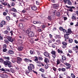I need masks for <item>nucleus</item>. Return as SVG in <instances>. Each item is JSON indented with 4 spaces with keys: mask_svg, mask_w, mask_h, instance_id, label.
<instances>
[{
    "mask_svg": "<svg viewBox=\"0 0 78 78\" xmlns=\"http://www.w3.org/2000/svg\"><path fill=\"white\" fill-rule=\"evenodd\" d=\"M55 39H61V36H60L59 35H56L55 36Z\"/></svg>",
    "mask_w": 78,
    "mask_h": 78,
    "instance_id": "412c9836",
    "label": "nucleus"
},
{
    "mask_svg": "<svg viewBox=\"0 0 78 78\" xmlns=\"http://www.w3.org/2000/svg\"><path fill=\"white\" fill-rule=\"evenodd\" d=\"M60 15V12H57L56 13V15L57 17H59Z\"/></svg>",
    "mask_w": 78,
    "mask_h": 78,
    "instance_id": "a19ab883",
    "label": "nucleus"
},
{
    "mask_svg": "<svg viewBox=\"0 0 78 78\" xmlns=\"http://www.w3.org/2000/svg\"><path fill=\"white\" fill-rule=\"evenodd\" d=\"M8 33H9V31L7 30H6L3 32V33H4V34H8Z\"/></svg>",
    "mask_w": 78,
    "mask_h": 78,
    "instance_id": "c756f323",
    "label": "nucleus"
},
{
    "mask_svg": "<svg viewBox=\"0 0 78 78\" xmlns=\"http://www.w3.org/2000/svg\"><path fill=\"white\" fill-rule=\"evenodd\" d=\"M59 29L60 31H62L64 33H66V30L63 29V28L62 27H60L59 28Z\"/></svg>",
    "mask_w": 78,
    "mask_h": 78,
    "instance_id": "f3484780",
    "label": "nucleus"
},
{
    "mask_svg": "<svg viewBox=\"0 0 78 78\" xmlns=\"http://www.w3.org/2000/svg\"><path fill=\"white\" fill-rule=\"evenodd\" d=\"M1 23L3 25H5V24H6V21L3 20L1 22Z\"/></svg>",
    "mask_w": 78,
    "mask_h": 78,
    "instance_id": "09e8293b",
    "label": "nucleus"
},
{
    "mask_svg": "<svg viewBox=\"0 0 78 78\" xmlns=\"http://www.w3.org/2000/svg\"><path fill=\"white\" fill-rule=\"evenodd\" d=\"M57 1H58V0H51V2L52 3H56Z\"/></svg>",
    "mask_w": 78,
    "mask_h": 78,
    "instance_id": "5fc2aeb1",
    "label": "nucleus"
},
{
    "mask_svg": "<svg viewBox=\"0 0 78 78\" xmlns=\"http://www.w3.org/2000/svg\"><path fill=\"white\" fill-rule=\"evenodd\" d=\"M2 5H5V6H6L7 5H8V4L6 2H4L2 3Z\"/></svg>",
    "mask_w": 78,
    "mask_h": 78,
    "instance_id": "052dcab7",
    "label": "nucleus"
},
{
    "mask_svg": "<svg viewBox=\"0 0 78 78\" xmlns=\"http://www.w3.org/2000/svg\"><path fill=\"white\" fill-rule=\"evenodd\" d=\"M44 62H46L47 64L49 63V60L48 58H45L44 59Z\"/></svg>",
    "mask_w": 78,
    "mask_h": 78,
    "instance_id": "393cba45",
    "label": "nucleus"
},
{
    "mask_svg": "<svg viewBox=\"0 0 78 78\" xmlns=\"http://www.w3.org/2000/svg\"><path fill=\"white\" fill-rule=\"evenodd\" d=\"M1 78H8V75L7 74H2L0 75Z\"/></svg>",
    "mask_w": 78,
    "mask_h": 78,
    "instance_id": "f8f14e48",
    "label": "nucleus"
},
{
    "mask_svg": "<svg viewBox=\"0 0 78 78\" xmlns=\"http://www.w3.org/2000/svg\"><path fill=\"white\" fill-rule=\"evenodd\" d=\"M69 35H70L69 34H67V33L64 34V37L65 38V41H67V39H68L69 38Z\"/></svg>",
    "mask_w": 78,
    "mask_h": 78,
    "instance_id": "0eeeda50",
    "label": "nucleus"
},
{
    "mask_svg": "<svg viewBox=\"0 0 78 78\" xmlns=\"http://www.w3.org/2000/svg\"><path fill=\"white\" fill-rule=\"evenodd\" d=\"M3 52H6V51H8V49H3L2 50Z\"/></svg>",
    "mask_w": 78,
    "mask_h": 78,
    "instance_id": "4d7b16f0",
    "label": "nucleus"
},
{
    "mask_svg": "<svg viewBox=\"0 0 78 78\" xmlns=\"http://www.w3.org/2000/svg\"><path fill=\"white\" fill-rule=\"evenodd\" d=\"M68 39V42L69 43H72L73 42V39L70 38H69Z\"/></svg>",
    "mask_w": 78,
    "mask_h": 78,
    "instance_id": "a878e982",
    "label": "nucleus"
},
{
    "mask_svg": "<svg viewBox=\"0 0 78 78\" xmlns=\"http://www.w3.org/2000/svg\"><path fill=\"white\" fill-rule=\"evenodd\" d=\"M63 0L65 3H67V2L69 0Z\"/></svg>",
    "mask_w": 78,
    "mask_h": 78,
    "instance_id": "69168bd1",
    "label": "nucleus"
},
{
    "mask_svg": "<svg viewBox=\"0 0 78 78\" xmlns=\"http://www.w3.org/2000/svg\"><path fill=\"white\" fill-rule=\"evenodd\" d=\"M18 50L19 51H22L23 50V48L22 47H20L18 48Z\"/></svg>",
    "mask_w": 78,
    "mask_h": 78,
    "instance_id": "4c0bfd02",
    "label": "nucleus"
},
{
    "mask_svg": "<svg viewBox=\"0 0 78 78\" xmlns=\"http://www.w3.org/2000/svg\"><path fill=\"white\" fill-rule=\"evenodd\" d=\"M30 53L31 55H34V51H33L31 50H30Z\"/></svg>",
    "mask_w": 78,
    "mask_h": 78,
    "instance_id": "3c124183",
    "label": "nucleus"
},
{
    "mask_svg": "<svg viewBox=\"0 0 78 78\" xmlns=\"http://www.w3.org/2000/svg\"><path fill=\"white\" fill-rule=\"evenodd\" d=\"M19 27L20 28L23 27V24L22 23H20L19 24Z\"/></svg>",
    "mask_w": 78,
    "mask_h": 78,
    "instance_id": "603ef678",
    "label": "nucleus"
},
{
    "mask_svg": "<svg viewBox=\"0 0 78 78\" xmlns=\"http://www.w3.org/2000/svg\"><path fill=\"white\" fill-rule=\"evenodd\" d=\"M38 58H35L34 59V61L37 64H39V65H37V66H41V62L38 61Z\"/></svg>",
    "mask_w": 78,
    "mask_h": 78,
    "instance_id": "423d86ee",
    "label": "nucleus"
},
{
    "mask_svg": "<svg viewBox=\"0 0 78 78\" xmlns=\"http://www.w3.org/2000/svg\"><path fill=\"white\" fill-rule=\"evenodd\" d=\"M71 77L72 78H75V77H76V76H75V75H74V74L73 73H71Z\"/></svg>",
    "mask_w": 78,
    "mask_h": 78,
    "instance_id": "72a5a7b5",
    "label": "nucleus"
},
{
    "mask_svg": "<svg viewBox=\"0 0 78 78\" xmlns=\"http://www.w3.org/2000/svg\"><path fill=\"white\" fill-rule=\"evenodd\" d=\"M31 29H27L26 31V32L27 34H29V33H30L31 32Z\"/></svg>",
    "mask_w": 78,
    "mask_h": 78,
    "instance_id": "dca6fc26",
    "label": "nucleus"
},
{
    "mask_svg": "<svg viewBox=\"0 0 78 78\" xmlns=\"http://www.w3.org/2000/svg\"><path fill=\"white\" fill-rule=\"evenodd\" d=\"M6 19L7 20H10V17L9 16H7L6 17Z\"/></svg>",
    "mask_w": 78,
    "mask_h": 78,
    "instance_id": "c03bdc74",
    "label": "nucleus"
},
{
    "mask_svg": "<svg viewBox=\"0 0 78 78\" xmlns=\"http://www.w3.org/2000/svg\"><path fill=\"white\" fill-rule=\"evenodd\" d=\"M47 19L48 20L51 21V16H48L47 17Z\"/></svg>",
    "mask_w": 78,
    "mask_h": 78,
    "instance_id": "ea45409f",
    "label": "nucleus"
},
{
    "mask_svg": "<svg viewBox=\"0 0 78 78\" xmlns=\"http://www.w3.org/2000/svg\"><path fill=\"white\" fill-rule=\"evenodd\" d=\"M76 13V15L78 16V10H76L75 12Z\"/></svg>",
    "mask_w": 78,
    "mask_h": 78,
    "instance_id": "774afa93",
    "label": "nucleus"
},
{
    "mask_svg": "<svg viewBox=\"0 0 78 78\" xmlns=\"http://www.w3.org/2000/svg\"><path fill=\"white\" fill-rule=\"evenodd\" d=\"M61 63V62H60V60L59 59H57V65H58V64H59Z\"/></svg>",
    "mask_w": 78,
    "mask_h": 78,
    "instance_id": "f704fd0d",
    "label": "nucleus"
},
{
    "mask_svg": "<svg viewBox=\"0 0 78 78\" xmlns=\"http://www.w3.org/2000/svg\"><path fill=\"white\" fill-rule=\"evenodd\" d=\"M66 69L65 68H63L61 69V72H66Z\"/></svg>",
    "mask_w": 78,
    "mask_h": 78,
    "instance_id": "37998d69",
    "label": "nucleus"
},
{
    "mask_svg": "<svg viewBox=\"0 0 78 78\" xmlns=\"http://www.w3.org/2000/svg\"><path fill=\"white\" fill-rule=\"evenodd\" d=\"M11 61L13 62V63H15V62H16V58H15L14 60H12Z\"/></svg>",
    "mask_w": 78,
    "mask_h": 78,
    "instance_id": "a18cd8bd",
    "label": "nucleus"
},
{
    "mask_svg": "<svg viewBox=\"0 0 78 78\" xmlns=\"http://www.w3.org/2000/svg\"><path fill=\"white\" fill-rule=\"evenodd\" d=\"M29 37H34V33L32 31L27 35Z\"/></svg>",
    "mask_w": 78,
    "mask_h": 78,
    "instance_id": "7ed1b4c3",
    "label": "nucleus"
},
{
    "mask_svg": "<svg viewBox=\"0 0 78 78\" xmlns=\"http://www.w3.org/2000/svg\"><path fill=\"white\" fill-rule=\"evenodd\" d=\"M8 40L9 41V42H11L12 43L14 42V40L12 39V37H10L9 36H7V37Z\"/></svg>",
    "mask_w": 78,
    "mask_h": 78,
    "instance_id": "9d476101",
    "label": "nucleus"
},
{
    "mask_svg": "<svg viewBox=\"0 0 78 78\" xmlns=\"http://www.w3.org/2000/svg\"><path fill=\"white\" fill-rule=\"evenodd\" d=\"M66 69H69L70 67H71L70 64L69 63H66Z\"/></svg>",
    "mask_w": 78,
    "mask_h": 78,
    "instance_id": "2eb2a0df",
    "label": "nucleus"
},
{
    "mask_svg": "<svg viewBox=\"0 0 78 78\" xmlns=\"http://www.w3.org/2000/svg\"><path fill=\"white\" fill-rule=\"evenodd\" d=\"M13 16L15 17H17V15H16V13H13Z\"/></svg>",
    "mask_w": 78,
    "mask_h": 78,
    "instance_id": "e2e57ef3",
    "label": "nucleus"
},
{
    "mask_svg": "<svg viewBox=\"0 0 78 78\" xmlns=\"http://www.w3.org/2000/svg\"><path fill=\"white\" fill-rule=\"evenodd\" d=\"M31 59H32V58H30H30L28 59L25 58L23 59V61H25V62H30L31 63V62H33V61Z\"/></svg>",
    "mask_w": 78,
    "mask_h": 78,
    "instance_id": "20e7f679",
    "label": "nucleus"
},
{
    "mask_svg": "<svg viewBox=\"0 0 78 78\" xmlns=\"http://www.w3.org/2000/svg\"><path fill=\"white\" fill-rule=\"evenodd\" d=\"M62 60L64 61H66V57H65L64 55H62Z\"/></svg>",
    "mask_w": 78,
    "mask_h": 78,
    "instance_id": "c85d7f7f",
    "label": "nucleus"
},
{
    "mask_svg": "<svg viewBox=\"0 0 78 78\" xmlns=\"http://www.w3.org/2000/svg\"><path fill=\"white\" fill-rule=\"evenodd\" d=\"M62 44L63 45L62 47V48H65L66 47H67V44L68 43L65 41H63Z\"/></svg>",
    "mask_w": 78,
    "mask_h": 78,
    "instance_id": "39448f33",
    "label": "nucleus"
},
{
    "mask_svg": "<svg viewBox=\"0 0 78 78\" xmlns=\"http://www.w3.org/2000/svg\"><path fill=\"white\" fill-rule=\"evenodd\" d=\"M67 4L68 5H70V6H72V2L70 0H68V1Z\"/></svg>",
    "mask_w": 78,
    "mask_h": 78,
    "instance_id": "b1692460",
    "label": "nucleus"
},
{
    "mask_svg": "<svg viewBox=\"0 0 78 78\" xmlns=\"http://www.w3.org/2000/svg\"><path fill=\"white\" fill-rule=\"evenodd\" d=\"M76 14L73 13L72 14V16L71 17L72 20H76Z\"/></svg>",
    "mask_w": 78,
    "mask_h": 78,
    "instance_id": "9b49d317",
    "label": "nucleus"
},
{
    "mask_svg": "<svg viewBox=\"0 0 78 78\" xmlns=\"http://www.w3.org/2000/svg\"><path fill=\"white\" fill-rule=\"evenodd\" d=\"M4 62H5V61H4V59L2 58H0V62L1 63H4Z\"/></svg>",
    "mask_w": 78,
    "mask_h": 78,
    "instance_id": "473e14b6",
    "label": "nucleus"
},
{
    "mask_svg": "<svg viewBox=\"0 0 78 78\" xmlns=\"http://www.w3.org/2000/svg\"><path fill=\"white\" fill-rule=\"evenodd\" d=\"M16 62L18 63V64H20V62L21 61H22V59L20 58H16Z\"/></svg>",
    "mask_w": 78,
    "mask_h": 78,
    "instance_id": "1a4fd4ad",
    "label": "nucleus"
},
{
    "mask_svg": "<svg viewBox=\"0 0 78 78\" xmlns=\"http://www.w3.org/2000/svg\"><path fill=\"white\" fill-rule=\"evenodd\" d=\"M3 59L6 60L5 61H9L10 59V58L9 57H6V56H4L3 57Z\"/></svg>",
    "mask_w": 78,
    "mask_h": 78,
    "instance_id": "aec40b11",
    "label": "nucleus"
},
{
    "mask_svg": "<svg viewBox=\"0 0 78 78\" xmlns=\"http://www.w3.org/2000/svg\"><path fill=\"white\" fill-rule=\"evenodd\" d=\"M10 70L12 73H15V71H14V68L10 69Z\"/></svg>",
    "mask_w": 78,
    "mask_h": 78,
    "instance_id": "bb28decb",
    "label": "nucleus"
},
{
    "mask_svg": "<svg viewBox=\"0 0 78 78\" xmlns=\"http://www.w3.org/2000/svg\"><path fill=\"white\" fill-rule=\"evenodd\" d=\"M57 51L58 53H60V54L63 53V51L60 49H58L57 50Z\"/></svg>",
    "mask_w": 78,
    "mask_h": 78,
    "instance_id": "6ab92c4d",
    "label": "nucleus"
},
{
    "mask_svg": "<svg viewBox=\"0 0 78 78\" xmlns=\"http://www.w3.org/2000/svg\"><path fill=\"white\" fill-rule=\"evenodd\" d=\"M66 33H67V34H70L71 33H72V31L71 30V29H69L67 30V31L66 30Z\"/></svg>",
    "mask_w": 78,
    "mask_h": 78,
    "instance_id": "ddd939ff",
    "label": "nucleus"
},
{
    "mask_svg": "<svg viewBox=\"0 0 78 78\" xmlns=\"http://www.w3.org/2000/svg\"><path fill=\"white\" fill-rule=\"evenodd\" d=\"M6 47H7V45H6V44H5L3 45L2 48L3 49H6Z\"/></svg>",
    "mask_w": 78,
    "mask_h": 78,
    "instance_id": "79ce46f5",
    "label": "nucleus"
},
{
    "mask_svg": "<svg viewBox=\"0 0 78 78\" xmlns=\"http://www.w3.org/2000/svg\"><path fill=\"white\" fill-rule=\"evenodd\" d=\"M31 9L33 11H36L37 10V7L35 5L32 6L31 7Z\"/></svg>",
    "mask_w": 78,
    "mask_h": 78,
    "instance_id": "4468645a",
    "label": "nucleus"
},
{
    "mask_svg": "<svg viewBox=\"0 0 78 78\" xmlns=\"http://www.w3.org/2000/svg\"><path fill=\"white\" fill-rule=\"evenodd\" d=\"M3 64L5 66H8L9 67H12V63L9 61L5 60V61H4Z\"/></svg>",
    "mask_w": 78,
    "mask_h": 78,
    "instance_id": "f257e3e1",
    "label": "nucleus"
},
{
    "mask_svg": "<svg viewBox=\"0 0 78 78\" xmlns=\"http://www.w3.org/2000/svg\"><path fill=\"white\" fill-rule=\"evenodd\" d=\"M25 19L27 21H29V20H30V19L29 18H26Z\"/></svg>",
    "mask_w": 78,
    "mask_h": 78,
    "instance_id": "338daca9",
    "label": "nucleus"
},
{
    "mask_svg": "<svg viewBox=\"0 0 78 78\" xmlns=\"http://www.w3.org/2000/svg\"><path fill=\"white\" fill-rule=\"evenodd\" d=\"M36 4L37 5H39L40 4V3L38 2V1H36Z\"/></svg>",
    "mask_w": 78,
    "mask_h": 78,
    "instance_id": "bf43d9fd",
    "label": "nucleus"
},
{
    "mask_svg": "<svg viewBox=\"0 0 78 78\" xmlns=\"http://www.w3.org/2000/svg\"><path fill=\"white\" fill-rule=\"evenodd\" d=\"M38 59L39 61H42L43 60V58H42V56H38Z\"/></svg>",
    "mask_w": 78,
    "mask_h": 78,
    "instance_id": "2f4dec72",
    "label": "nucleus"
},
{
    "mask_svg": "<svg viewBox=\"0 0 78 78\" xmlns=\"http://www.w3.org/2000/svg\"><path fill=\"white\" fill-rule=\"evenodd\" d=\"M67 56H69V58H71L72 57V55H70L69 53H68L67 54Z\"/></svg>",
    "mask_w": 78,
    "mask_h": 78,
    "instance_id": "680f3d73",
    "label": "nucleus"
},
{
    "mask_svg": "<svg viewBox=\"0 0 78 78\" xmlns=\"http://www.w3.org/2000/svg\"><path fill=\"white\" fill-rule=\"evenodd\" d=\"M40 71L41 72H42L43 73H44V72H45V70L42 68H41L39 69Z\"/></svg>",
    "mask_w": 78,
    "mask_h": 78,
    "instance_id": "e433bc0d",
    "label": "nucleus"
},
{
    "mask_svg": "<svg viewBox=\"0 0 78 78\" xmlns=\"http://www.w3.org/2000/svg\"><path fill=\"white\" fill-rule=\"evenodd\" d=\"M11 5L12 6H14L15 5V3H14V2H12L11 4Z\"/></svg>",
    "mask_w": 78,
    "mask_h": 78,
    "instance_id": "6e6d98bb",
    "label": "nucleus"
},
{
    "mask_svg": "<svg viewBox=\"0 0 78 78\" xmlns=\"http://www.w3.org/2000/svg\"><path fill=\"white\" fill-rule=\"evenodd\" d=\"M52 69L54 71V72L56 71V68L54 66L52 67Z\"/></svg>",
    "mask_w": 78,
    "mask_h": 78,
    "instance_id": "864d4df0",
    "label": "nucleus"
},
{
    "mask_svg": "<svg viewBox=\"0 0 78 78\" xmlns=\"http://www.w3.org/2000/svg\"><path fill=\"white\" fill-rule=\"evenodd\" d=\"M29 66H30L32 69H34L35 68L34 65H33V64H30Z\"/></svg>",
    "mask_w": 78,
    "mask_h": 78,
    "instance_id": "4be33fe9",
    "label": "nucleus"
},
{
    "mask_svg": "<svg viewBox=\"0 0 78 78\" xmlns=\"http://www.w3.org/2000/svg\"><path fill=\"white\" fill-rule=\"evenodd\" d=\"M28 69L29 71L31 72L32 70V68L30 66H28Z\"/></svg>",
    "mask_w": 78,
    "mask_h": 78,
    "instance_id": "c9c22d12",
    "label": "nucleus"
},
{
    "mask_svg": "<svg viewBox=\"0 0 78 78\" xmlns=\"http://www.w3.org/2000/svg\"><path fill=\"white\" fill-rule=\"evenodd\" d=\"M4 42L6 44H9V41H8V40H7V39H5L4 40Z\"/></svg>",
    "mask_w": 78,
    "mask_h": 78,
    "instance_id": "7c9ffc66",
    "label": "nucleus"
},
{
    "mask_svg": "<svg viewBox=\"0 0 78 78\" xmlns=\"http://www.w3.org/2000/svg\"><path fill=\"white\" fill-rule=\"evenodd\" d=\"M33 23H34V24H37L38 23H39V24H41L42 23H41V22L34 21L33 22Z\"/></svg>",
    "mask_w": 78,
    "mask_h": 78,
    "instance_id": "5701e85b",
    "label": "nucleus"
},
{
    "mask_svg": "<svg viewBox=\"0 0 78 78\" xmlns=\"http://www.w3.org/2000/svg\"><path fill=\"white\" fill-rule=\"evenodd\" d=\"M72 50H74V51H76V50H77L76 49V48L75 47H73Z\"/></svg>",
    "mask_w": 78,
    "mask_h": 78,
    "instance_id": "0e129e2a",
    "label": "nucleus"
},
{
    "mask_svg": "<svg viewBox=\"0 0 78 78\" xmlns=\"http://www.w3.org/2000/svg\"><path fill=\"white\" fill-rule=\"evenodd\" d=\"M53 6L55 9H58L59 7V5L58 4H53Z\"/></svg>",
    "mask_w": 78,
    "mask_h": 78,
    "instance_id": "a211bd4d",
    "label": "nucleus"
},
{
    "mask_svg": "<svg viewBox=\"0 0 78 78\" xmlns=\"http://www.w3.org/2000/svg\"><path fill=\"white\" fill-rule=\"evenodd\" d=\"M44 67L45 68L47 69L48 67H49V66L47 64H46L45 65Z\"/></svg>",
    "mask_w": 78,
    "mask_h": 78,
    "instance_id": "de8ad7c7",
    "label": "nucleus"
},
{
    "mask_svg": "<svg viewBox=\"0 0 78 78\" xmlns=\"http://www.w3.org/2000/svg\"><path fill=\"white\" fill-rule=\"evenodd\" d=\"M51 54L52 55H56V52L55 51H51Z\"/></svg>",
    "mask_w": 78,
    "mask_h": 78,
    "instance_id": "49530a36",
    "label": "nucleus"
},
{
    "mask_svg": "<svg viewBox=\"0 0 78 78\" xmlns=\"http://www.w3.org/2000/svg\"><path fill=\"white\" fill-rule=\"evenodd\" d=\"M11 11H13V12H17V10H16V9L14 8H12V9H11Z\"/></svg>",
    "mask_w": 78,
    "mask_h": 78,
    "instance_id": "58836bf2",
    "label": "nucleus"
},
{
    "mask_svg": "<svg viewBox=\"0 0 78 78\" xmlns=\"http://www.w3.org/2000/svg\"><path fill=\"white\" fill-rule=\"evenodd\" d=\"M9 54H11V55L14 54V52H13L12 50H9Z\"/></svg>",
    "mask_w": 78,
    "mask_h": 78,
    "instance_id": "cd10ccee",
    "label": "nucleus"
},
{
    "mask_svg": "<svg viewBox=\"0 0 78 78\" xmlns=\"http://www.w3.org/2000/svg\"><path fill=\"white\" fill-rule=\"evenodd\" d=\"M44 55L45 56H46V57H48L49 59H50V55L48 52H44Z\"/></svg>",
    "mask_w": 78,
    "mask_h": 78,
    "instance_id": "6e6552de",
    "label": "nucleus"
},
{
    "mask_svg": "<svg viewBox=\"0 0 78 78\" xmlns=\"http://www.w3.org/2000/svg\"><path fill=\"white\" fill-rule=\"evenodd\" d=\"M56 42L58 43V44H60L61 43V41H60V39H58L56 41Z\"/></svg>",
    "mask_w": 78,
    "mask_h": 78,
    "instance_id": "8fccbe9b",
    "label": "nucleus"
},
{
    "mask_svg": "<svg viewBox=\"0 0 78 78\" xmlns=\"http://www.w3.org/2000/svg\"><path fill=\"white\" fill-rule=\"evenodd\" d=\"M3 16H6V15H7V13L5 12H3Z\"/></svg>",
    "mask_w": 78,
    "mask_h": 78,
    "instance_id": "13d9d810",
    "label": "nucleus"
},
{
    "mask_svg": "<svg viewBox=\"0 0 78 78\" xmlns=\"http://www.w3.org/2000/svg\"><path fill=\"white\" fill-rule=\"evenodd\" d=\"M66 6L67 8H69V9L68 10L69 11H70V12H73V10L72 9H75V7L73 6H68L66 5Z\"/></svg>",
    "mask_w": 78,
    "mask_h": 78,
    "instance_id": "f03ea898",
    "label": "nucleus"
}]
</instances>
